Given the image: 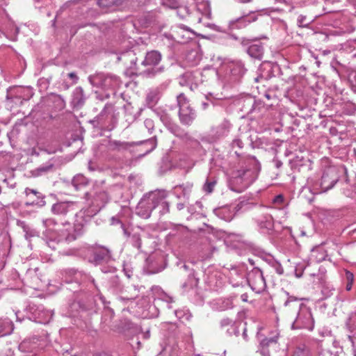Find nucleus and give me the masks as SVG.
Segmentation results:
<instances>
[{"label":"nucleus","mask_w":356,"mask_h":356,"mask_svg":"<svg viewBox=\"0 0 356 356\" xmlns=\"http://www.w3.org/2000/svg\"><path fill=\"white\" fill-rule=\"evenodd\" d=\"M288 296L284 303V311L286 317L291 321L292 330H307L314 328V319L311 309L293 296Z\"/></svg>","instance_id":"1"},{"label":"nucleus","mask_w":356,"mask_h":356,"mask_svg":"<svg viewBox=\"0 0 356 356\" xmlns=\"http://www.w3.org/2000/svg\"><path fill=\"white\" fill-rule=\"evenodd\" d=\"M245 166L234 172L229 182L231 190L241 193L251 185L258 177L259 164L254 156H242Z\"/></svg>","instance_id":"2"},{"label":"nucleus","mask_w":356,"mask_h":356,"mask_svg":"<svg viewBox=\"0 0 356 356\" xmlns=\"http://www.w3.org/2000/svg\"><path fill=\"white\" fill-rule=\"evenodd\" d=\"M86 252L88 262L95 266H100L103 273L115 272V267L111 264L115 259L113 256V251L109 247L95 243L88 247Z\"/></svg>","instance_id":"3"},{"label":"nucleus","mask_w":356,"mask_h":356,"mask_svg":"<svg viewBox=\"0 0 356 356\" xmlns=\"http://www.w3.org/2000/svg\"><path fill=\"white\" fill-rule=\"evenodd\" d=\"M96 309L97 303L95 298L86 294L74 300L69 306L70 314L73 317L83 318L85 314H92L96 312Z\"/></svg>","instance_id":"4"},{"label":"nucleus","mask_w":356,"mask_h":356,"mask_svg":"<svg viewBox=\"0 0 356 356\" xmlns=\"http://www.w3.org/2000/svg\"><path fill=\"white\" fill-rule=\"evenodd\" d=\"M339 179L338 168L335 166H328L323 170L321 178L314 183V190L318 193L327 192L334 186Z\"/></svg>","instance_id":"5"},{"label":"nucleus","mask_w":356,"mask_h":356,"mask_svg":"<svg viewBox=\"0 0 356 356\" xmlns=\"http://www.w3.org/2000/svg\"><path fill=\"white\" fill-rule=\"evenodd\" d=\"M90 83L95 87L100 88L104 90L115 91L121 85L118 76L104 73H97L88 77ZM115 93V92H113Z\"/></svg>","instance_id":"6"},{"label":"nucleus","mask_w":356,"mask_h":356,"mask_svg":"<svg viewBox=\"0 0 356 356\" xmlns=\"http://www.w3.org/2000/svg\"><path fill=\"white\" fill-rule=\"evenodd\" d=\"M177 106H179V119L183 125L190 126L197 117L195 110L190 105L189 101L184 93L177 96Z\"/></svg>","instance_id":"7"},{"label":"nucleus","mask_w":356,"mask_h":356,"mask_svg":"<svg viewBox=\"0 0 356 356\" xmlns=\"http://www.w3.org/2000/svg\"><path fill=\"white\" fill-rule=\"evenodd\" d=\"M100 129L105 130L113 129L118 122V118L114 113V106L111 104H106L100 113L97 115Z\"/></svg>","instance_id":"8"},{"label":"nucleus","mask_w":356,"mask_h":356,"mask_svg":"<svg viewBox=\"0 0 356 356\" xmlns=\"http://www.w3.org/2000/svg\"><path fill=\"white\" fill-rule=\"evenodd\" d=\"M240 43L250 57L258 60L262 59L264 48L259 38H242Z\"/></svg>","instance_id":"9"},{"label":"nucleus","mask_w":356,"mask_h":356,"mask_svg":"<svg viewBox=\"0 0 356 356\" xmlns=\"http://www.w3.org/2000/svg\"><path fill=\"white\" fill-rule=\"evenodd\" d=\"M155 191L145 195L136 208V214L144 219L149 218L155 210Z\"/></svg>","instance_id":"10"},{"label":"nucleus","mask_w":356,"mask_h":356,"mask_svg":"<svg viewBox=\"0 0 356 356\" xmlns=\"http://www.w3.org/2000/svg\"><path fill=\"white\" fill-rule=\"evenodd\" d=\"M247 281L252 291L257 293L263 292L266 287V280L263 272L257 267L253 268L247 273Z\"/></svg>","instance_id":"11"},{"label":"nucleus","mask_w":356,"mask_h":356,"mask_svg":"<svg viewBox=\"0 0 356 356\" xmlns=\"http://www.w3.org/2000/svg\"><path fill=\"white\" fill-rule=\"evenodd\" d=\"M79 209L78 204L76 202L65 201L58 202L51 206V211L53 214L63 218L67 217L76 214V210Z\"/></svg>","instance_id":"12"},{"label":"nucleus","mask_w":356,"mask_h":356,"mask_svg":"<svg viewBox=\"0 0 356 356\" xmlns=\"http://www.w3.org/2000/svg\"><path fill=\"white\" fill-rule=\"evenodd\" d=\"M24 195V205L26 207L35 206L41 208L46 205L45 195L36 189L26 188Z\"/></svg>","instance_id":"13"},{"label":"nucleus","mask_w":356,"mask_h":356,"mask_svg":"<svg viewBox=\"0 0 356 356\" xmlns=\"http://www.w3.org/2000/svg\"><path fill=\"white\" fill-rule=\"evenodd\" d=\"M232 124L226 119L223 120L217 126L213 127L209 135V139L211 142H216L225 137H227L232 129Z\"/></svg>","instance_id":"14"},{"label":"nucleus","mask_w":356,"mask_h":356,"mask_svg":"<svg viewBox=\"0 0 356 356\" xmlns=\"http://www.w3.org/2000/svg\"><path fill=\"white\" fill-rule=\"evenodd\" d=\"M135 151L133 153L136 158H142L152 152L157 145L156 138L135 143Z\"/></svg>","instance_id":"15"},{"label":"nucleus","mask_w":356,"mask_h":356,"mask_svg":"<svg viewBox=\"0 0 356 356\" xmlns=\"http://www.w3.org/2000/svg\"><path fill=\"white\" fill-rule=\"evenodd\" d=\"M254 220L263 233L269 234L274 229L273 218L271 214L267 212L256 215Z\"/></svg>","instance_id":"16"},{"label":"nucleus","mask_w":356,"mask_h":356,"mask_svg":"<svg viewBox=\"0 0 356 356\" xmlns=\"http://www.w3.org/2000/svg\"><path fill=\"white\" fill-rule=\"evenodd\" d=\"M239 325L240 323H236L229 317L223 318L219 322L220 330L225 331L229 337L233 335L238 337L239 335Z\"/></svg>","instance_id":"17"},{"label":"nucleus","mask_w":356,"mask_h":356,"mask_svg":"<svg viewBox=\"0 0 356 356\" xmlns=\"http://www.w3.org/2000/svg\"><path fill=\"white\" fill-rule=\"evenodd\" d=\"M193 188V183L186 181L181 184H178L172 188V193L177 198L188 200Z\"/></svg>","instance_id":"18"},{"label":"nucleus","mask_w":356,"mask_h":356,"mask_svg":"<svg viewBox=\"0 0 356 356\" xmlns=\"http://www.w3.org/2000/svg\"><path fill=\"white\" fill-rule=\"evenodd\" d=\"M62 279L66 283H79L86 277V274L75 268H67L62 271Z\"/></svg>","instance_id":"19"},{"label":"nucleus","mask_w":356,"mask_h":356,"mask_svg":"<svg viewBox=\"0 0 356 356\" xmlns=\"http://www.w3.org/2000/svg\"><path fill=\"white\" fill-rule=\"evenodd\" d=\"M241 110L246 113H259L261 109H265L261 102H257L252 97L244 99L242 102Z\"/></svg>","instance_id":"20"},{"label":"nucleus","mask_w":356,"mask_h":356,"mask_svg":"<svg viewBox=\"0 0 356 356\" xmlns=\"http://www.w3.org/2000/svg\"><path fill=\"white\" fill-rule=\"evenodd\" d=\"M166 193L165 191H155V210L159 211L160 216H163L170 212V203L165 200Z\"/></svg>","instance_id":"21"},{"label":"nucleus","mask_w":356,"mask_h":356,"mask_svg":"<svg viewBox=\"0 0 356 356\" xmlns=\"http://www.w3.org/2000/svg\"><path fill=\"white\" fill-rule=\"evenodd\" d=\"M257 17L254 15H246L240 17L234 20L229 22V28L230 30L241 29L246 27L250 23L255 22Z\"/></svg>","instance_id":"22"},{"label":"nucleus","mask_w":356,"mask_h":356,"mask_svg":"<svg viewBox=\"0 0 356 356\" xmlns=\"http://www.w3.org/2000/svg\"><path fill=\"white\" fill-rule=\"evenodd\" d=\"M135 142L129 143L120 140H111L109 142V148L112 151L119 152H129L131 154L135 151Z\"/></svg>","instance_id":"23"},{"label":"nucleus","mask_w":356,"mask_h":356,"mask_svg":"<svg viewBox=\"0 0 356 356\" xmlns=\"http://www.w3.org/2000/svg\"><path fill=\"white\" fill-rule=\"evenodd\" d=\"M87 97L81 86L74 88L72 95L71 105L74 109H80L85 104Z\"/></svg>","instance_id":"24"},{"label":"nucleus","mask_w":356,"mask_h":356,"mask_svg":"<svg viewBox=\"0 0 356 356\" xmlns=\"http://www.w3.org/2000/svg\"><path fill=\"white\" fill-rule=\"evenodd\" d=\"M238 207V205H237V207L232 208L231 207L229 206H225L214 209L213 212L219 218L229 222L234 217L236 214V209Z\"/></svg>","instance_id":"25"},{"label":"nucleus","mask_w":356,"mask_h":356,"mask_svg":"<svg viewBox=\"0 0 356 356\" xmlns=\"http://www.w3.org/2000/svg\"><path fill=\"white\" fill-rule=\"evenodd\" d=\"M161 97V92L159 88H154L148 91L146 95L145 105L150 108L154 109Z\"/></svg>","instance_id":"26"},{"label":"nucleus","mask_w":356,"mask_h":356,"mask_svg":"<svg viewBox=\"0 0 356 356\" xmlns=\"http://www.w3.org/2000/svg\"><path fill=\"white\" fill-rule=\"evenodd\" d=\"M161 58L162 55L159 51H149L146 53L145 59L142 62V65L145 66L154 67L159 65Z\"/></svg>","instance_id":"27"},{"label":"nucleus","mask_w":356,"mask_h":356,"mask_svg":"<svg viewBox=\"0 0 356 356\" xmlns=\"http://www.w3.org/2000/svg\"><path fill=\"white\" fill-rule=\"evenodd\" d=\"M122 108L124 113L125 120L129 124L134 122L138 118L140 112L142 111V108H140L138 111H136L131 103L124 104Z\"/></svg>","instance_id":"28"},{"label":"nucleus","mask_w":356,"mask_h":356,"mask_svg":"<svg viewBox=\"0 0 356 356\" xmlns=\"http://www.w3.org/2000/svg\"><path fill=\"white\" fill-rule=\"evenodd\" d=\"M127 67L134 68L136 65L137 58L133 51L129 50L122 53L118 58Z\"/></svg>","instance_id":"29"},{"label":"nucleus","mask_w":356,"mask_h":356,"mask_svg":"<svg viewBox=\"0 0 356 356\" xmlns=\"http://www.w3.org/2000/svg\"><path fill=\"white\" fill-rule=\"evenodd\" d=\"M199 283V278L196 277L195 271L193 269L189 270L188 279L186 282L182 284V289L185 291L193 289L197 286Z\"/></svg>","instance_id":"30"},{"label":"nucleus","mask_w":356,"mask_h":356,"mask_svg":"<svg viewBox=\"0 0 356 356\" xmlns=\"http://www.w3.org/2000/svg\"><path fill=\"white\" fill-rule=\"evenodd\" d=\"M109 200L108 193L104 191H99L95 193L92 200V204H96L98 207H104L106 203Z\"/></svg>","instance_id":"31"},{"label":"nucleus","mask_w":356,"mask_h":356,"mask_svg":"<svg viewBox=\"0 0 356 356\" xmlns=\"http://www.w3.org/2000/svg\"><path fill=\"white\" fill-rule=\"evenodd\" d=\"M215 305L217 310L225 311L233 308V300L232 298L218 299L216 300Z\"/></svg>","instance_id":"32"},{"label":"nucleus","mask_w":356,"mask_h":356,"mask_svg":"<svg viewBox=\"0 0 356 356\" xmlns=\"http://www.w3.org/2000/svg\"><path fill=\"white\" fill-rule=\"evenodd\" d=\"M55 170L54 163L49 160L48 162L43 163L34 170L35 175L41 176L49 172H53Z\"/></svg>","instance_id":"33"},{"label":"nucleus","mask_w":356,"mask_h":356,"mask_svg":"<svg viewBox=\"0 0 356 356\" xmlns=\"http://www.w3.org/2000/svg\"><path fill=\"white\" fill-rule=\"evenodd\" d=\"M164 125L172 134L177 137L183 138L186 135L184 130L182 129L177 124L172 122L171 119Z\"/></svg>","instance_id":"34"},{"label":"nucleus","mask_w":356,"mask_h":356,"mask_svg":"<svg viewBox=\"0 0 356 356\" xmlns=\"http://www.w3.org/2000/svg\"><path fill=\"white\" fill-rule=\"evenodd\" d=\"M89 180L82 175H77L72 180V184L76 191L81 189L82 187L87 186Z\"/></svg>","instance_id":"35"},{"label":"nucleus","mask_w":356,"mask_h":356,"mask_svg":"<svg viewBox=\"0 0 356 356\" xmlns=\"http://www.w3.org/2000/svg\"><path fill=\"white\" fill-rule=\"evenodd\" d=\"M309 161L308 159H305L302 156H296L290 161V163L292 169L300 170V167L307 165Z\"/></svg>","instance_id":"36"},{"label":"nucleus","mask_w":356,"mask_h":356,"mask_svg":"<svg viewBox=\"0 0 356 356\" xmlns=\"http://www.w3.org/2000/svg\"><path fill=\"white\" fill-rule=\"evenodd\" d=\"M355 276L352 272L350 270L345 269L344 270V275H343V281L346 285V290L347 291H350L354 283Z\"/></svg>","instance_id":"37"},{"label":"nucleus","mask_w":356,"mask_h":356,"mask_svg":"<svg viewBox=\"0 0 356 356\" xmlns=\"http://www.w3.org/2000/svg\"><path fill=\"white\" fill-rule=\"evenodd\" d=\"M83 231V225L80 224H75L74 225V233L68 234L67 236L65 237V240L67 242H72L75 241L79 236L82 235Z\"/></svg>","instance_id":"38"},{"label":"nucleus","mask_w":356,"mask_h":356,"mask_svg":"<svg viewBox=\"0 0 356 356\" xmlns=\"http://www.w3.org/2000/svg\"><path fill=\"white\" fill-rule=\"evenodd\" d=\"M246 70L241 63H236L231 69V74L236 80L241 79L245 73Z\"/></svg>","instance_id":"39"},{"label":"nucleus","mask_w":356,"mask_h":356,"mask_svg":"<svg viewBox=\"0 0 356 356\" xmlns=\"http://www.w3.org/2000/svg\"><path fill=\"white\" fill-rule=\"evenodd\" d=\"M346 327L351 333L356 331V311L349 314L346 321Z\"/></svg>","instance_id":"40"},{"label":"nucleus","mask_w":356,"mask_h":356,"mask_svg":"<svg viewBox=\"0 0 356 356\" xmlns=\"http://www.w3.org/2000/svg\"><path fill=\"white\" fill-rule=\"evenodd\" d=\"M56 224L54 219L49 218L43 220V225L46 227V230L43 232L44 236L47 237H54L55 234L51 231L49 227Z\"/></svg>","instance_id":"41"},{"label":"nucleus","mask_w":356,"mask_h":356,"mask_svg":"<svg viewBox=\"0 0 356 356\" xmlns=\"http://www.w3.org/2000/svg\"><path fill=\"white\" fill-rule=\"evenodd\" d=\"M216 183L217 181L215 177H207L202 187L203 191L207 193H212Z\"/></svg>","instance_id":"42"},{"label":"nucleus","mask_w":356,"mask_h":356,"mask_svg":"<svg viewBox=\"0 0 356 356\" xmlns=\"http://www.w3.org/2000/svg\"><path fill=\"white\" fill-rule=\"evenodd\" d=\"M313 22V18L305 15H300L297 18V24L299 27H308Z\"/></svg>","instance_id":"43"},{"label":"nucleus","mask_w":356,"mask_h":356,"mask_svg":"<svg viewBox=\"0 0 356 356\" xmlns=\"http://www.w3.org/2000/svg\"><path fill=\"white\" fill-rule=\"evenodd\" d=\"M122 2V0H98L97 4L99 7L103 8H108L115 5H119Z\"/></svg>","instance_id":"44"},{"label":"nucleus","mask_w":356,"mask_h":356,"mask_svg":"<svg viewBox=\"0 0 356 356\" xmlns=\"http://www.w3.org/2000/svg\"><path fill=\"white\" fill-rule=\"evenodd\" d=\"M310 350L309 348L306 347L305 345H302L296 347L294 350L293 355L291 356H309Z\"/></svg>","instance_id":"45"},{"label":"nucleus","mask_w":356,"mask_h":356,"mask_svg":"<svg viewBox=\"0 0 356 356\" xmlns=\"http://www.w3.org/2000/svg\"><path fill=\"white\" fill-rule=\"evenodd\" d=\"M156 115L160 118L161 121L163 123V124L168 123V122L171 119L168 113H166L161 108L152 109Z\"/></svg>","instance_id":"46"},{"label":"nucleus","mask_w":356,"mask_h":356,"mask_svg":"<svg viewBox=\"0 0 356 356\" xmlns=\"http://www.w3.org/2000/svg\"><path fill=\"white\" fill-rule=\"evenodd\" d=\"M109 284L111 288L115 291H122V286L120 283V281L117 276L112 277L110 279Z\"/></svg>","instance_id":"47"},{"label":"nucleus","mask_w":356,"mask_h":356,"mask_svg":"<svg viewBox=\"0 0 356 356\" xmlns=\"http://www.w3.org/2000/svg\"><path fill=\"white\" fill-rule=\"evenodd\" d=\"M278 336H274L273 337H266L262 339L260 342L261 348H268L271 344H276L277 343Z\"/></svg>","instance_id":"48"},{"label":"nucleus","mask_w":356,"mask_h":356,"mask_svg":"<svg viewBox=\"0 0 356 356\" xmlns=\"http://www.w3.org/2000/svg\"><path fill=\"white\" fill-rule=\"evenodd\" d=\"M131 243L134 247L140 250L142 245V240L140 236L138 233H134L131 236Z\"/></svg>","instance_id":"49"},{"label":"nucleus","mask_w":356,"mask_h":356,"mask_svg":"<svg viewBox=\"0 0 356 356\" xmlns=\"http://www.w3.org/2000/svg\"><path fill=\"white\" fill-rule=\"evenodd\" d=\"M269 264L272 266V267L275 269V272L278 275H282L284 273V268L280 263L275 261L274 259L270 258L269 259Z\"/></svg>","instance_id":"50"},{"label":"nucleus","mask_w":356,"mask_h":356,"mask_svg":"<svg viewBox=\"0 0 356 356\" xmlns=\"http://www.w3.org/2000/svg\"><path fill=\"white\" fill-rule=\"evenodd\" d=\"M136 297L137 295L128 296L125 294H121L117 297V299L124 304H128L129 302L132 303Z\"/></svg>","instance_id":"51"},{"label":"nucleus","mask_w":356,"mask_h":356,"mask_svg":"<svg viewBox=\"0 0 356 356\" xmlns=\"http://www.w3.org/2000/svg\"><path fill=\"white\" fill-rule=\"evenodd\" d=\"M272 202L275 207H283L285 204V199L284 195L282 194H279L275 196L272 200Z\"/></svg>","instance_id":"52"},{"label":"nucleus","mask_w":356,"mask_h":356,"mask_svg":"<svg viewBox=\"0 0 356 356\" xmlns=\"http://www.w3.org/2000/svg\"><path fill=\"white\" fill-rule=\"evenodd\" d=\"M164 71V67L161 66L158 68H152L151 70H147L144 72V73L149 77H152L155 76L158 73H161Z\"/></svg>","instance_id":"53"},{"label":"nucleus","mask_w":356,"mask_h":356,"mask_svg":"<svg viewBox=\"0 0 356 356\" xmlns=\"http://www.w3.org/2000/svg\"><path fill=\"white\" fill-rule=\"evenodd\" d=\"M123 272L129 279L131 278L134 275L133 268L129 263L123 264Z\"/></svg>","instance_id":"54"},{"label":"nucleus","mask_w":356,"mask_h":356,"mask_svg":"<svg viewBox=\"0 0 356 356\" xmlns=\"http://www.w3.org/2000/svg\"><path fill=\"white\" fill-rule=\"evenodd\" d=\"M24 232L25 233L24 236L26 240H30L31 238L38 236V232L31 227H29Z\"/></svg>","instance_id":"55"},{"label":"nucleus","mask_w":356,"mask_h":356,"mask_svg":"<svg viewBox=\"0 0 356 356\" xmlns=\"http://www.w3.org/2000/svg\"><path fill=\"white\" fill-rule=\"evenodd\" d=\"M343 193L347 197H350L351 198H355L356 197V185H355L353 186V188H352V189L344 188Z\"/></svg>","instance_id":"56"},{"label":"nucleus","mask_w":356,"mask_h":356,"mask_svg":"<svg viewBox=\"0 0 356 356\" xmlns=\"http://www.w3.org/2000/svg\"><path fill=\"white\" fill-rule=\"evenodd\" d=\"M144 125L147 129L148 131L152 133L154 129V122L150 118H147L144 121Z\"/></svg>","instance_id":"57"},{"label":"nucleus","mask_w":356,"mask_h":356,"mask_svg":"<svg viewBox=\"0 0 356 356\" xmlns=\"http://www.w3.org/2000/svg\"><path fill=\"white\" fill-rule=\"evenodd\" d=\"M334 289L332 286H330L328 285L324 286L322 289V293L325 297H330L332 295Z\"/></svg>","instance_id":"58"},{"label":"nucleus","mask_w":356,"mask_h":356,"mask_svg":"<svg viewBox=\"0 0 356 356\" xmlns=\"http://www.w3.org/2000/svg\"><path fill=\"white\" fill-rule=\"evenodd\" d=\"M264 145H267L265 138H257L254 142H252L253 147L262 148Z\"/></svg>","instance_id":"59"},{"label":"nucleus","mask_w":356,"mask_h":356,"mask_svg":"<svg viewBox=\"0 0 356 356\" xmlns=\"http://www.w3.org/2000/svg\"><path fill=\"white\" fill-rule=\"evenodd\" d=\"M231 145L232 149H235L237 147L239 149H241L243 147V143L241 139L235 138L232 140Z\"/></svg>","instance_id":"60"},{"label":"nucleus","mask_w":356,"mask_h":356,"mask_svg":"<svg viewBox=\"0 0 356 356\" xmlns=\"http://www.w3.org/2000/svg\"><path fill=\"white\" fill-rule=\"evenodd\" d=\"M305 267L302 265H299L296 267L295 275L296 277L300 278L302 276Z\"/></svg>","instance_id":"61"},{"label":"nucleus","mask_w":356,"mask_h":356,"mask_svg":"<svg viewBox=\"0 0 356 356\" xmlns=\"http://www.w3.org/2000/svg\"><path fill=\"white\" fill-rule=\"evenodd\" d=\"M56 102H58V106L60 109H63L65 107V102L60 95L56 96Z\"/></svg>","instance_id":"62"},{"label":"nucleus","mask_w":356,"mask_h":356,"mask_svg":"<svg viewBox=\"0 0 356 356\" xmlns=\"http://www.w3.org/2000/svg\"><path fill=\"white\" fill-rule=\"evenodd\" d=\"M17 226L20 227L23 231H26L30 226L26 223L25 221L18 220L17 221Z\"/></svg>","instance_id":"63"},{"label":"nucleus","mask_w":356,"mask_h":356,"mask_svg":"<svg viewBox=\"0 0 356 356\" xmlns=\"http://www.w3.org/2000/svg\"><path fill=\"white\" fill-rule=\"evenodd\" d=\"M68 77L72 80V84H75L77 83L79 80V77L74 72H72L67 74Z\"/></svg>","instance_id":"64"}]
</instances>
